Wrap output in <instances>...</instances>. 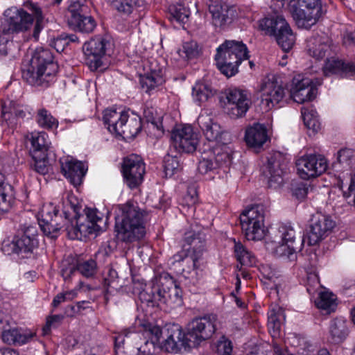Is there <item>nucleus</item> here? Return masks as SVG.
<instances>
[{
  "instance_id": "obj_27",
  "label": "nucleus",
  "mask_w": 355,
  "mask_h": 355,
  "mask_svg": "<svg viewBox=\"0 0 355 355\" xmlns=\"http://www.w3.org/2000/svg\"><path fill=\"white\" fill-rule=\"evenodd\" d=\"M245 139L247 144L254 149V153H259V150L269 141L266 127L260 123H254L245 130Z\"/></svg>"
},
{
  "instance_id": "obj_30",
  "label": "nucleus",
  "mask_w": 355,
  "mask_h": 355,
  "mask_svg": "<svg viewBox=\"0 0 355 355\" xmlns=\"http://www.w3.org/2000/svg\"><path fill=\"white\" fill-rule=\"evenodd\" d=\"M164 82L162 75V70L159 68H153L150 67V72L146 73L140 77V85L141 88L149 93L155 87L161 85Z\"/></svg>"
},
{
  "instance_id": "obj_25",
  "label": "nucleus",
  "mask_w": 355,
  "mask_h": 355,
  "mask_svg": "<svg viewBox=\"0 0 355 355\" xmlns=\"http://www.w3.org/2000/svg\"><path fill=\"white\" fill-rule=\"evenodd\" d=\"M306 43L308 53L317 60L322 59L331 51V40L325 33L313 35Z\"/></svg>"
},
{
  "instance_id": "obj_33",
  "label": "nucleus",
  "mask_w": 355,
  "mask_h": 355,
  "mask_svg": "<svg viewBox=\"0 0 355 355\" xmlns=\"http://www.w3.org/2000/svg\"><path fill=\"white\" fill-rule=\"evenodd\" d=\"M31 143L33 151L35 153H46V155L51 153L55 154L51 142L49 141L48 135L44 132L32 134Z\"/></svg>"
},
{
  "instance_id": "obj_60",
  "label": "nucleus",
  "mask_w": 355,
  "mask_h": 355,
  "mask_svg": "<svg viewBox=\"0 0 355 355\" xmlns=\"http://www.w3.org/2000/svg\"><path fill=\"white\" fill-rule=\"evenodd\" d=\"M162 333V329L158 326H153L146 330L144 334L148 338V340L159 344Z\"/></svg>"
},
{
  "instance_id": "obj_6",
  "label": "nucleus",
  "mask_w": 355,
  "mask_h": 355,
  "mask_svg": "<svg viewBox=\"0 0 355 355\" xmlns=\"http://www.w3.org/2000/svg\"><path fill=\"white\" fill-rule=\"evenodd\" d=\"M58 70V64L49 49H37L30 63L22 69V78L33 86L47 87Z\"/></svg>"
},
{
  "instance_id": "obj_59",
  "label": "nucleus",
  "mask_w": 355,
  "mask_h": 355,
  "mask_svg": "<svg viewBox=\"0 0 355 355\" xmlns=\"http://www.w3.org/2000/svg\"><path fill=\"white\" fill-rule=\"evenodd\" d=\"M157 343L146 340L143 345L138 347L137 355H154L157 349Z\"/></svg>"
},
{
  "instance_id": "obj_61",
  "label": "nucleus",
  "mask_w": 355,
  "mask_h": 355,
  "mask_svg": "<svg viewBox=\"0 0 355 355\" xmlns=\"http://www.w3.org/2000/svg\"><path fill=\"white\" fill-rule=\"evenodd\" d=\"M309 191V187L306 184L300 182L297 184L293 189V194L298 200H303L306 198Z\"/></svg>"
},
{
  "instance_id": "obj_48",
  "label": "nucleus",
  "mask_w": 355,
  "mask_h": 355,
  "mask_svg": "<svg viewBox=\"0 0 355 355\" xmlns=\"http://www.w3.org/2000/svg\"><path fill=\"white\" fill-rule=\"evenodd\" d=\"M31 168L40 174H46L51 169V163L48 157H32Z\"/></svg>"
},
{
  "instance_id": "obj_44",
  "label": "nucleus",
  "mask_w": 355,
  "mask_h": 355,
  "mask_svg": "<svg viewBox=\"0 0 355 355\" xmlns=\"http://www.w3.org/2000/svg\"><path fill=\"white\" fill-rule=\"evenodd\" d=\"M35 120L41 128L50 130L58 126V120L44 107L37 110Z\"/></svg>"
},
{
  "instance_id": "obj_56",
  "label": "nucleus",
  "mask_w": 355,
  "mask_h": 355,
  "mask_svg": "<svg viewBox=\"0 0 355 355\" xmlns=\"http://www.w3.org/2000/svg\"><path fill=\"white\" fill-rule=\"evenodd\" d=\"M216 355H231L232 352V343L225 336H223L216 346Z\"/></svg>"
},
{
  "instance_id": "obj_47",
  "label": "nucleus",
  "mask_w": 355,
  "mask_h": 355,
  "mask_svg": "<svg viewBox=\"0 0 355 355\" xmlns=\"http://www.w3.org/2000/svg\"><path fill=\"white\" fill-rule=\"evenodd\" d=\"M112 6L123 16L130 15L139 6L138 0H109Z\"/></svg>"
},
{
  "instance_id": "obj_17",
  "label": "nucleus",
  "mask_w": 355,
  "mask_h": 355,
  "mask_svg": "<svg viewBox=\"0 0 355 355\" xmlns=\"http://www.w3.org/2000/svg\"><path fill=\"white\" fill-rule=\"evenodd\" d=\"M225 109L234 118L244 115L249 109L250 99L248 92L238 88H230L226 91Z\"/></svg>"
},
{
  "instance_id": "obj_19",
  "label": "nucleus",
  "mask_w": 355,
  "mask_h": 355,
  "mask_svg": "<svg viewBox=\"0 0 355 355\" xmlns=\"http://www.w3.org/2000/svg\"><path fill=\"white\" fill-rule=\"evenodd\" d=\"M261 100L265 103L268 109H272L279 103L284 98L286 89L283 86L282 81L272 76V78L265 80L261 87Z\"/></svg>"
},
{
  "instance_id": "obj_58",
  "label": "nucleus",
  "mask_w": 355,
  "mask_h": 355,
  "mask_svg": "<svg viewBox=\"0 0 355 355\" xmlns=\"http://www.w3.org/2000/svg\"><path fill=\"white\" fill-rule=\"evenodd\" d=\"M320 288V283L317 273L309 272L307 275L306 291L310 295H313Z\"/></svg>"
},
{
  "instance_id": "obj_43",
  "label": "nucleus",
  "mask_w": 355,
  "mask_h": 355,
  "mask_svg": "<svg viewBox=\"0 0 355 355\" xmlns=\"http://www.w3.org/2000/svg\"><path fill=\"white\" fill-rule=\"evenodd\" d=\"M275 242L280 243L286 242L289 243H300L295 241V231L290 225H282L275 231L274 236Z\"/></svg>"
},
{
  "instance_id": "obj_50",
  "label": "nucleus",
  "mask_w": 355,
  "mask_h": 355,
  "mask_svg": "<svg viewBox=\"0 0 355 355\" xmlns=\"http://www.w3.org/2000/svg\"><path fill=\"white\" fill-rule=\"evenodd\" d=\"M164 169L166 177H171L181 169L179 157H165Z\"/></svg>"
},
{
  "instance_id": "obj_52",
  "label": "nucleus",
  "mask_w": 355,
  "mask_h": 355,
  "mask_svg": "<svg viewBox=\"0 0 355 355\" xmlns=\"http://www.w3.org/2000/svg\"><path fill=\"white\" fill-rule=\"evenodd\" d=\"M217 166L218 162L216 161L215 157H202L198 160L197 170L201 174H206Z\"/></svg>"
},
{
  "instance_id": "obj_29",
  "label": "nucleus",
  "mask_w": 355,
  "mask_h": 355,
  "mask_svg": "<svg viewBox=\"0 0 355 355\" xmlns=\"http://www.w3.org/2000/svg\"><path fill=\"white\" fill-rule=\"evenodd\" d=\"M304 243H289L282 242L276 243L275 239L271 241L266 242V248L277 257H286L290 259L297 251L301 250V246Z\"/></svg>"
},
{
  "instance_id": "obj_55",
  "label": "nucleus",
  "mask_w": 355,
  "mask_h": 355,
  "mask_svg": "<svg viewBox=\"0 0 355 355\" xmlns=\"http://www.w3.org/2000/svg\"><path fill=\"white\" fill-rule=\"evenodd\" d=\"M180 52V55L182 57L187 59L193 58L198 54V44L194 41L184 42Z\"/></svg>"
},
{
  "instance_id": "obj_3",
  "label": "nucleus",
  "mask_w": 355,
  "mask_h": 355,
  "mask_svg": "<svg viewBox=\"0 0 355 355\" xmlns=\"http://www.w3.org/2000/svg\"><path fill=\"white\" fill-rule=\"evenodd\" d=\"M70 209L63 212L67 222L66 231L69 239H82L106 229L108 218H104L96 209L86 208L83 214H79V207L71 205Z\"/></svg>"
},
{
  "instance_id": "obj_26",
  "label": "nucleus",
  "mask_w": 355,
  "mask_h": 355,
  "mask_svg": "<svg viewBox=\"0 0 355 355\" xmlns=\"http://www.w3.org/2000/svg\"><path fill=\"white\" fill-rule=\"evenodd\" d=\"M322 71L325 76L339 75L341 77L349 78L355 76V64L350 62H345L332 57L327 59Z\"/></svg>"
},
{
  "instance_id": "obj_4",
  "label": "nucleus",
  "mask_w": 355,
  "mask_h": 355,
  "mask_svg": "<svg viewBox=\"0 0 355 355\" xmlns=\"http://www.w3.org/2000/svg\"><path fill=\"white\" fill-rule=\"evenodd\" d=\"M144 211L137 203L127 202L116 209L115 229L117 239L125 243L139 240L145 234Z\"/></svg>"
},
{
  "instance_id": "obj_39",
  "label": "nucleus",
  "mask_w": 355,
  "mask_h": 355,
  "mask_svg": "<svg viewBox=\"0 0 355 355\" xmlns=\"http://www.w3.org/2000/svg\"><path fill=\"white\" fill-rule=\"evenodd\" d=\"M302 117L304 125L313 133L317 132L320 129V123L317 112L312 106H303L301 109Z\"/></svg>"
},
{
  "instance_id": "obj_22",
  "label": "nucleus",
  "mask_w": 355,
  "mask_h": 355,
  "mask_svg": "<svg viewBox=\"0 0 355 355\" xmlns=\"http://www.w3.org/2000/svg\"><path fill=\"white\" fill-rule=\"evenodd\" d=\"M61 171L74 186L80 185L87 171V164L72 157H62L60 159Z\"/></svg>"
},
{
  "instance_id": "obj_38",
  "label": "nucleus",
  "mask_w": 355,
  "mask_h": 355,
  "mask_svg": "<svg viewBox=\"0 0 355 355\" xmlns=\"http://www.w3.org/2000/svg\"><path fill=\"white\" fill-rule=\"evenodd\" d=\"M12 203V187L5 183L4 175L0 172V211H8Z\"/></svg>"
},
{
  "instance_id": "obj_57",
  "label": "nucleus",
  "mask_w": 355,
  "mask_h": 355,
  "mask_svg": "<svg viewBox=\"0 0 355 355\" xmlns=\"http://www.w3.org/2000/svg\"><path fill=\"white\" fill-rule=\"evenodd\" d=\"M281 316H282V313H271L268 316V329L270 331H272V336H275L279 334L281 327Z\"/></svg>"
},
{
  "instance_id": "obj_54",
  "label": "nucleus",
  "mask_w": 355,
  "mask_h": 355,
  "mask_svg": "<svg viewBox=\"0 0 355 355\" xmlns=\"http://www.w3.org/2000/svg\"><path fill=\"white\" fill-rule=\"evenodd\" d=\"M200 267L199 262L197 263V267L193 268L192 265L188 266L187 268L183 267L182 275L186 279H189L193 284H196L199 282L202 277V272L198 270Z\"/></svg>"
},
{
  "instance_id": "obj_32",
  "label": "nucleus",
  "mask_w": 355,
  "mask_h": 355,
  "mask_svg": "<svg viewBox=\"0 0 355 355\" xmlns=\"http://www.w3.org/2000/svg\"><path fill=\"white\" fill-rule=\"evenodd\" d=\"M215 94L211 85L205 81H198L192 88L193 101L198 105L207 101Z\"/></svg>"
},
{
  "instance_id": "obj_20",
  "label": "nucleus",
  "mask_w": 355,
  "mask_h": 355,
  "mask_svg": "<svg viewBox=\"0 0 355 355\" xmlns=\"http://www.w3.org/2000/svg\"><path fill=\"white\" fill-rule=\"evenodd\" d=\"M122 172L128 186L132 189L135 188L143 180L144 163L138 157H124Z\"/></svg>"
},
{
  "instance_id": "obj_35",
  "label": "nucleus",
  "mask_w": 355,
  "mask_h": 355,
  "mask_svg": "<svg viewBox=\"0 0 355 355\" xmlns=\"http://www.w3.org/2000/svg\"><path fill=\"white\" fill-rule=\"evenodd\" d=\"M330 340L332 343H342L348 335L346 321L343 319H334L329 327Z\"/></svg>"
},
{
  "instance_id": "obj_62",
  "label": "nucleus",
  "mask_w": 355,
  "mask_h": 355,
  "mask_svg": "<svg viewBox=\"0 0 355 355\" xmlns=\"http://www.w3.org/2000/svg\"><path fill=\"white\" fill-rule=\"evenodd\" d=\"M50 46L55 49L56 51L62 52L68 44L66 39L63 37L62 33H61L57 37L51 40Z\"/></svg>"
},
{
  "instance_id": "obj_45",
  "label": "nucleus",
  "mask_w": 355,
  "mask_h": 355,
  "mask_svg": "<svg viewBox=\"0 0 355 355\" xmlns=\"http://www.w3.org/2000/svg\"><path fill=\"white\" fill-rule=\"evenodd\" d=\"M275 40L282 50L284 52H288L294 45L295 37L290 26H288L286 28L284 29L282 32L277 34V37H275Z\"/></svg>"
},
{
  "instance_id": "obj_42",
  "label": "nucleus",
  "mask_w": 355,
  "mask_h": 355,
  "mask_svg": "<svg viewBox=\"0 0 355 355\" xmlns=\"http://www.w3.org/2000/svg\"><path fill=\"white\" fill-rule=\"evenodd\" d=\"M234 252L241 265L251 266L255 263V257L241 243L234 241Z\"/></svg>"
},
{
  "instance_id": "obj_13",
  "label": "nucleus",
  "mask_w": 355,
  "mask_h": 355,
  "mask_svg": "<svg viewBox=\"0 0 355 355\" xmlns=\"http://www.w3.org/2000/svg\"><path fill=\"white\" fill-rule=\"evenodd\" d=\"M58 209L52 204L42 207L38 224L44 235L52 239L57 238L59 231L63 227H66L67 220L58 215Z\"/></svg>"
},
{
  "instance_id": "obj_51",
  "label": "nucleus",
  "mask_w": 355,
  "mask_h": 355,
  "mask_svg": "<svg viewBox=\"0 0 355 355\" xmlns=\"http://www.w3.org/2000/svg\"><path fill=\"white\" fill-rule=\"evenodd\" d=\"M76 271H78L76 259L67 258L62 261L60 273L65 281L69 279Z\"/></svg>"
},
{
  "instance_id": "obj_10",
  "label": "nucleus",
  "mask_w": 355,
  "mask_h": 355,
  "mask_svg": "<svg viewBox=\"0 0 355 355\" xmlns=\"http://www.w3.org/2000/svg\"><path fill=\"white\" fill-rule=\"evenodd\" d=\"M264 210L263 206L255 205L240 215L241 230L248 241H260L265 236Z\"/></svg>"
},
{
  "instance_id": "obj_21",
  "label": "nucleus",
  "mask_w": 355,
  "mask_h": 355,
  "mask_svg": "<svg viewBox=\"0 0 355 355\" xmlns=\"http://www.w3.org/2000/svg\"><path fill=\"white\" fill-rule=\"evenodd\" d=\"M209 12L211 16L212 24L219 28L230 25L236 17L234 6L219 0H214L209 5Z\"/></svg>"
},
{
  "instance_id": "obj_36",
  "label": "nucleus",
  "mask_w": 355,
  "mask_h": 355,
  "mask_svg": "<svg viewBox=\"0 0 355 355\" xmlns=\"http://www.w3.org/2000/svg\"><path fill=\"white\" fill-rule=\"evenodd\" d=\"M198 123L204 132V135L208 141L216 140L220 135V126L214 123L208 116L201 115L198 119Z\"/></svg>"
},
{
  "instance_id": "obj_49",
  "label": "nucleus",
  "mask_w": 355,
  "mask_h": 355,
  "mask_svg": "<svg viewBox=\"0 0 355 355\" xmlns=\"http://www.w3.org/2000/svg\"><path fill=\"white\" fill-rule=\"evenodd\" d=\"M77 270L85 277H93L97 270L96 263L93 259L78 262L77 261Z\"/></svg>"
},
{
  "instance_id": "obj_53",
  "label": "nucleus",
  "mask_w": 355,
  "mask_h": 355,
  "mask_svg": "<svg viewBox=\"0 0 355 355\" xmlns=\"http://www.w3.org/2000/svg\"><path fill=\"white\" fill-rule=\"evenodd\" d=\"M10 34H4L3 31L0 33V59L6 56L13 58L11 55V47L13 46L12 41L8 37Z\"/></svg>"
},
{
  "instance_id": "obj_16",
  "label": "nucleus",
  "mask_w": 355,
  "mask_h": 355,
  "mask_svg": "<svg viewBox=\"0 0 355 355\" xmlns=\"http://www.w3.org/2000/svg\"><path fill=\"white\" fill-rule=\"evenodd\" d=\"M295 165L298 175L305 180L321 175L328 168L325 157H299Z\"/></svg>"
},
{
  "instance_id": "obj_37",
  "label": "nucleus",
  "mask_w": 355,
  "mask_h": 355,
  "mask_svg": "<svg viewBox=\"0 0 355 355\" xmlns=\"http://www.w3.org/2000/svg\"><path fill=\"white\" fill-rule=\"evenodd\" d=\"M67 11L69 14L68 22L89 13V6L87 0H69Z\"/></svg>"
},
{
  "instance_id": "obj_40",
  "label": "nucleus",
  "mask_w": 355,
  "mask_h": 355,
  "mask_svg": "<svg viewBox=\"0 0 355 355\" xmlns=\"http://www.w3.org/2000/svg\"><path fill=\"white\" fill-rule=\"evenodd\" d=\"M68 24L72 29L83 33H92L96 26L95 19L89 14L71 21Z\"/></svg>"
},
{
  "instance_id": "obj_64",
  "label": "nucleus",
  "mask_w": 355,
  "mask_h": 355,
  "mask_svg": "<svg viewBox=\"0 0 355 355\" xmlns=\"http://www.w3.org/2000/svg\"><path fill=\"white\" fill-rule=\"evenodd\" d=\"M300 7L309 8H322L320 0H297Z\"/></svg>"
},
{
  "instance_id": "obj_28",
  "label": "nucleus",
  "mask_w": 355,
  "mask_h": 355,
  "mask_svg": "<svg viewBox=\"0 0 355 355\" xmlns=\"http://www.w3.org/2000/svg\"><path fill=\"white\" fill-rule=\"evenodd\" d=\"M260 28L266 34L277 37L278 33L286 28L289 24L283 16L273 14L270 15L260 21Z\"/></svg>"
},
{
  "instance_id": "obj_34",
  "label": "nucleus",
  "mask_w": 355,
  "mask_h": 355,
  "mask_svg": "<svg viewBox=\"0 0 355 355\" xmlns=\"http://www.w3.org/2000/svg\"><path fill=\"white\" fill-rule=\"evenodd\" d=\"M34 336L35 334H21L17 329L10 328L2 331L1 339L8 345H23L31 340Z\"/></svg>"
},
{
  "instance_id": "obj_46",
  "label": "nucleus",
  "mask_w": 355,
  "mask_h": 355,
  "mask_svg": "<svg viewBox=\"0 0 355 355\" xmlns=\"http://www.w3.org/2000/svg\"><path fill=\"white\" fill-rule=\"evenodd\" d=\"M169 18L180 24H185L189 20L190 12L182 4L171 5L168 8Z\"/></svg>"
},
{
  "instance_id": "obj_1",
  "label": "nucleus",
  "mask_w": 355,
  "mask_h": 355,
  "mask_svg": "<svg viewBox=\"0 0 355 355\" xmlns=\"http://www.w3.org/2000/svg\"><path fill=\"white\" fill-rule=\"evenodd\" d=\"M214 315L195 318L187 326L184 333L179 327L171 330L164 347L168 352H177L181 347H196L211 337L216 331Z\"/></svg>"
},
{
  "instance_id": "obj_2",
  "label": "nucleus",
  "mask_w": 355,
  "mask_h": 355,
  "mask_svg": "<svg viewBox=\"0 0 355 355\" xmlns=\"http://www.w3.org/2000/svg\"><path fill=\"white\" fill-rule=\"evenodd\" d=\"M5 16V23L1 26L4 34L25 33L34 25L33 37L35 40H38L43 28L44 15L37 3L26 1L21 8L12 7L7 9Z\"/></svg>"
},
{
  "instance_id": "obj_5",
  "label": "nucleus",
  "mask_w": 355,
  "mask_h": 355,
  "mask_svg": "<svg viewBox=\"0 0 355 355\" xmlns=\"http://www.w3.org/2000/svg\"><path fill=\"white\" fill-rule=\"evenodd\" d=\"M139 297L148 306L163 309H174L182 303V291L169 275L162 276L159 282L141 291Z\"/></svg>"
},
{
  "instance_id": "obj_41",
  "label": "nucleus",
  "mask_w": 355,
  "mask_h": 355,
  "mask_svg": "<svg viewBox=\"0 0 355 355\" xmlns=\"http://www.w3.org/2000/svg\"><path fill=\"white\" fill-rule=\"evenodd\" d=\"M315 305L324 314L335 311L337 306L334 295L329 292H321L315 301Z\"/></svg>"
},
{
  "instance_id": "obj_7",
  "label": "nucleus",
  "mask_w": 355,
  "mask_h": 355,
  "mask_svg": "<svg viewBox=\"0 0 355 355\" xmlns=\"http://www.w3.org/2000/svg\"><path fill=\"white\" fill-rule=\"evenodd\" d=\"M248 58V49L242 42L226 40L216 49V65L218 70L230 78L236 75L243 60Z\"/></svg>"
},
{
  "instance_id": "obj_63",
  "label": "nucleus",
  "mask_w": 355,
  "mask_h": 355,
  "mask_svg": "<svg viewBox=\"0 0 355 355\" xmlns=\"http://www.w3.org/2000/svg\"><path fill=\"white\" fill-rule=\"evenodd\" d=\"M64 317L62 315H54L47 319L46 325L43 327L44 334H46L50 331L51 327L60 324L63 320Z\"/></svg>"
},
{
  "instance_id": "obj_23",
  "label": "nucleus",
  "mask_w": 355,
  "mask_h": 355,
  "mask_svg": "<svg viewBox=\"0 0 355 355\" xmlns=\"http://www.w3.org/2000/svg\"><path fill=\"white\" fill-rule=\"evenodd\" d=\"M317 89L313 85L312 80L300 77L294 78L291 94L293 100L297 103H304L312 101L316 96Z\"/></svg>"
},
{
  "instance_id": "obj_8",
  "label": "nucleus",
  "mask_w": 355,
  "mask_h": 355,
  "mask_svg": "<svg viewBox=\"0 0 355 355\" xmlns=\"http://www.w3.org/2000/svg\"><path fill=\"white\" fill-rule=\"evenodd\" d=\"M103 121L111 133L124 139L134 138L142 128L141 117L130 110L116 112L107 109L103 112Z\"/></svg>"
},
{
  "instance_id": "obj_15",
  "label": "nucleus",
  "mask_w": 355,
  "mask_h": 355,
  "mask_svg": "<svg viewBox=\"0 0 355 355\" xmlns=\"http://www.w3.org/2000/svg\"><path fill=\"white\" fill-rule=\"evenodd\" d=\"M174 147L179 153H193L197 149L199 138L191 125H183L171 133Z\"/></svg>"
},
{
  "instance_id": "obj_14",
  "label": "nucleus",
  "mask_w": 355,
  "mask_h": 355,
  "mask_svg": "<svg viewBox=\"0 0 355 355\" xmlns=\"http://www.w3.org/2000/svg\"><path fill=\"white\" fill-rule=\"evenodd\" d=\"M335 226V222L327 215L317 213L311 220L309 228L302 242L309 245H315L324 239Z\"/></svg>"
},
{
  "instance_id": "obj_24",
  "label": "nucleus",
  "mask_w": 355,
  "mask_h": 355,
  "mask_svg": "<svg viewBox=\"0 0 355 355\" xmlns=\"http://www.w3.org/2000/svg\"><path fill=\"white\" fill-rule=\"evenodd\" d=\"M291 14L299 28L309 29L318 21L322 15V8L311 9L293 5Z\"/></svg>"
},
{
  "instance_id": "obj_9",
  "label": "nucleus",
  "mask_w": 355,
  "mask_h": 355,
  "mask_svg": "<svg viewBox=\"0 0 355 355\" xmlns=\"http://www.w3.org/2000/svg\"><path fill=\"white\" fill-rule=\"evenodd\" d=\"M184 242L190 246L189 253L181 251L173 257V263H182V266L192 265L193 268L202 259V254L205 250V234L199 230H191L184 234Z\"/></svg>"
},
{
  "instance_id": "obj_11",
  "label": "nucleus",
  "mask_w": 355,
  "mask_h": 355,
  "mask_svg": "<svg viewBox=\"0 0 355 355\" xmlns=\"http://www.w3.org/2000/svg\"><path fill=\"white\" fill-rule=\"evenodd\" d=\"M37 228L35 225L24 226L22 234L12 241H3L2 251L5 254L31 252L38 245Z\"/></svg>"
},
{
  "instance_id": "obj_18",
  "label": "nucleus",
  "mask_w": 355,
  "mask_h": 355,
  "mask_svg": "<svg viewBox=\"0 0 355 355\" xmlns=\"http://www.w3.org/2000/svg\"><path fill=\"white\" fill-rule=\"evenodd\" d=\"M263 162L261 171L268 178L269 187H280L284 183L283 175L286 170L285 159L284 157H266Z\"/></svg>"
},
{
  "instance_id": "obj_31",
  "label": "nucleus",
  "mask_w": 355,
  "mask_h": 355,
  "mask_svg": "<svg viewBox=\"0 0 355 355\" xmlns=\"http://www.w3.org/2000/svg\"><path fill=\"white\" fill-rule=\"evenodd\" d=\"M198 201L197 187L195 184L188 187L187 193L180 202V210L185 216H192L196 210Z\"/></svg>"
},
{
  "instance_id": "obj_12",
  "label": "nucleus",
  "mask_w": 355,
  "mask_h": 355,
  "mask_svg": "<svg viewBox=\"0 0 355 355\" xmlns=\"http://www.w3.org/2000/svg\"><path fill=\"white\" fill-rule=\"evenodd\" d=\"M112 48L110 40L102 36H97L85 42L83 51L85 57V64L92 71L100 69L103 65V57Z\"/></svg>"
}]
</instances>
